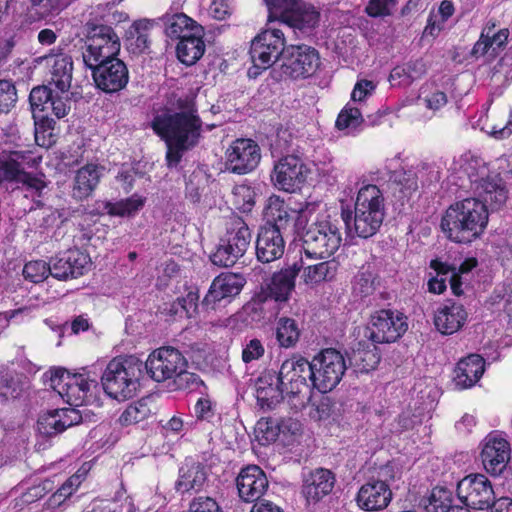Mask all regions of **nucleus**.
<instances>
[{
    "label": "nucleus",
    "mask_w": 512,
    "mask_h": 512,
    "mask_svg": "<svg viewBox=\"0 0 512 512\" xmlns=\"http://www.w3.org/2000/svg\"><path fill=\"white\" fill-rule=\"evenodd\" d=\"M154 132L166 143V160L169 167L177 166L183 154L197 145L202 121L193 111H164L151 123Z\"/></svg>",
    "instance_id": "1"
},
{
    "label": "nucleus",
    "mask_w": 512,
    "mask_h": 512,
    "mask_svg": "<svg viewBox=\"0 0 512 512\" xmlns=\"http://www.w3.org/2000/svg\"><path fill=\"white\" fill-rule=\"evenodd\" d=\"M488 224V208L476 198H466L451 205L441 220L447 238L455 243H470Z\"/></svg>",
    "instance_id": "2"
},
{
    "label": "nucleus",
    "mask_w": 512,
    "mask_h": 512,
    "mask_svg": "<svg viewBox=\"0 0 512 512\" xmlns=\"http://www.w3.org/2000/svg\"><path fill=\"white\" fill-rule=\"evenodd\" d=\"M143 370V362L136 356L112 359L101 377L105 393L118 401L132 398L140 387Z\"/></svg>",
    "instance_id": "3"
},
{
    "label": "nucleus",
    "mask_w": 512,
    "mask_h": 512,
    "mask_svg": "<svg viewBox=\"0 0 512 512\" xmlns=\"http://www.w3.org/2000/svg\"><path fill=\"white\" fill-rule=\"evenodd\" d=\"M342 243L340 221L328 214H318L302 235L306 259H326L334 255Z\"/></svg>",
    "instance_id": "4"
},
{
    "label": "nucleus",
    "mask_w": 512,
    "mask_h": 512,
    "mask_svg": "<svg viewBox=\"0 0 512 512\" xmlns=\"http://www.w3.org/2000/svg\"><path fill=\"white\" fill-rule=\"evenodd\" d=\"M286 390V397L296 410L304 408L311 398L310 361L303 357L285 360L277 372Z\"/></svg>",
    "instance_id": "5"
},
{
    "label": "nucleus",
    "mask_w": 512,
    "mask_h": 512,
    "mask_svg": "<svg viewBox=\"0 0 512 512\" xmlns=\"http://www.w3.org/2000/svg\"><path fill=\"white\" fill-rule=\"evenodd\" d=\"M311 386L321 393L332 391L342 380L347 369L343 354L327 348L310 361Z\"/></svg>",
    "instance_id": "6"
},
{
    "label": "nucleus",
    "mask_w": 512,
    "mask_h": 512,
    "mask_svg": "<svg viewBox=\"0 0 512 512\" xmlns=\"http://www.w3.org/2000/svg\"><path fill=\"white\" fill-rule=\"evenodd\" d=\"M120 47L119 36L111 26L94 22L86 24V42L82 52L86 66H95L98 61L117 56Z\"/></svg>",
    "instance_id": "7"
},
{
    "label": "nucleus",
    "mask_w": 512,
    "mask_h": 512,
    "mask_svg": "<svg viewBox=\"0 0 512 512\" xmlns=\"http://www.w3.org/2000/svg\"><path fill=\"white\" fill-rule=\"evenodd\" d=\"M251 240L252 235L248 225L241 218L235 219L211 254V262L219 267H232L245 255Z\"/></svg>",
    "instance_id": "8"
},
{
    "label": "nucleus",
    "mask_w": 512,
    "mask_h": 512,
    "mask_svg": "<svg viewBox=\"0 0 512 512\" xmlns=\"http://www.w3.org/2000/svg\"><path fill=\"white\" fill-rule=\"evenodd\" d=\"M44 376L49 379V386L71 406L88 403L91 387H96V382L84 374H70L63 368L51 369Z\"/></svg>",
    "instance_id": "9"
},
{
    "label": "nucleus",
    "mask_w": 512,
    "mask_h": 512,
    "mask_svg": "<svg viewBox=\"0 0 512 512\" xmlns=\"http://www.w3.org/2000/svg\"><path fill=\"white\" fill-rule=\"evenodd\" d=\"M284 33L280 29L264 30L251 42L250 58L253 66L248 70L250 77H257L262 70L271 67L280 57L283 58Z\"/></svg>",
    "instance_id": "10"
},
{
    "label": "nucleus",
    "mask_w": 512,
    "mask_h": 512,
    "mask_svg": "<svg viewBox=\"0 0 512 512\" xmlns=\"http://www.w3.org/2000/svg\"><path fill=\"white\" fill-rule=\"evenodd\" d=\"M465 171L476 199L491 209H498L505 204L508 191L499 175L489 174L484 165L476 169L472 163L467 165Z\"/></svg>",
    "instance_id": "11"
},
{
    "label": "nucleus",
    "mask_w": 512,
    "mask_h": 512,
    "mask_svg": "<svg viewBox=\"0 0 512 512\" xmlns=\"http://www.w3.org/2000/svg\"><path fill=\"white\" fill-rule=\"evenodd\" d=\"M407 329V317L402 312L381 309L370 316L365 336L373 343H392L402 337Z\"/></svg>",
    "instance_id": "12"
},
{
    "label": "nucleus",
    "mask_w": 512,
    "mask_h": 512,
    "mask_svg": "<svg viewBox=\"0 0 512 512\" xmlns=\"http://www.w3.org/2000/svg\"><path fill=\"white\" fill-rule=\"evenodd\" d=\"M456 491L459 500L475 510L490 509L497 500L491 481L481 473L465 476L458 482Z\"/></svg>",
    "instance_id": "13"
},
{
    "label": "nucleus",
    "mask_w": 512,
    "mask_h": 512,
    "mask_svg": "<svg viewBox=\"0 0 512 512\" xmlns=\"http://www.w3.org/2000/svg\"><path fill=\"white\" fill-rule=\"evenodd\" d=\"M143 365L151 379L164 382L179 375L187 367V361L178 349L164 346L154 350Z\"/></svg>",
    "instance_id": "14"
},
{
    "label": "nucleus",
    "mask_w": 512,
    "mask_h": 512,
    "mask_svg": "<svg viewBox=\"0 0 512 512\" xmlns=\"http://www.w3.org/2000/svg\"><path fill=\"white\" fill-rule=\"evenodd\" d=\"M320 64L315 48L307 45H290L284 50L281 70L290 78H306L313 75Z\"/></svg>",
    "instance_id": "15"
},
{
    "label": "nucleus",
    "mask_w": 512,
    "mask_h": 512,
    "mask_svg": "<svg viewBox=\"0 0 512 512\" xmlns=\"http://www.w3.org/2000/svg\"><path fill=\"white\" fill-rule=\"evenodd\" d=\"M92 70V77L98 89L105 93H116L126 87L129 72L126 64L117 56L87 66Z\"/></svg>",
    "instance_id": "16"
},
{
    "label": "nucleus",
    "mask_w": 512,
    "mask_h": 512,
    "mask_svg": "<svg viewBox=\"0 0 512 512\" xmlns=\"http://www.w3.org/2000/svg\"><path fill=\"white\" fill-rule=\"evenodd\" d=\"M225 159L228 171L238 175L248 174L256 169L261 160L260 148L251 139H236L227 148Z\"/></svg>",
    "instance_id": "17"
},
{
    "label": "nucleus",
    "mask_w": 512,
    "mask_h": 512,
    "mask_svg": "<svg viewBox=\"0 0 512 512\" xmlns=\"http://www.w3.org/2000/svg\"><path fill=\"white\" fill-rule=\"evenodd\" d=\"M246 283L241 274L226 272L218 275L211 283L202 305L214 310L221 302H230L243 289Z\"/></svg>",
    "instance_id": "18"
},
{
    "label": "nucleus",
    "mask_w": 512,
    "mask_h": 512,
    "mask_svg": "<svg viewBox=\"0 0 512 512\" xmlns=\"http://www.w3.org/2000/svg\"><path fill=\"white\" fill-rule=\"evenodd\" d=\"M308 169L300 158L288 155L274 166L271 176L274 185L286 192H294L305 182Z\"/></svg>",
    "instance_id": "19"
},
{
    "label": "nucleus",
    "mask_w": 512,
    "mask_h": 512,
    "mask_svg": "<svg viewBox=\"0 0 512 512\" xmlns=\"http://www.w3.org/2000/svg\"><path fill=\"white\" fill-rule=\"evenodd\" d=\"M255 395L262 409L271 410L286 397V390L274 370L263 371L255 380Z\"/></svg>",
    "instance_id": "20"
},
{
    "label": "nucleus",
    "mask_w": 512,
    "mask_h": 512,
    "mask_svg": "<svg viewBox=\"0 0 512 512\" xmlns=\"http://www.w3.org/2000/svg\"><path fill=\"white\" fill-rule=\"evenodd\" d=\"M91 264L90 257L79 249H70L52 259V276L67 280L84 275Z\"/></svg>",
    "instance_id": "21"
},
{
    "label": "nucleus",
    "mask_w": 512,
    "mask_h": 512,
    "mask_svg": "<svg viewBox=\"0 0 512 512\" xmlns=\"http://www.w3.org/2000/svg\"><path fill=\"white\" fill-rule=\"evenodd\" d=\"M467 319L468 312L463 304L446 300L435 310L433 322L441 334L452 335L463 328Z\"/></svg>",
    "instance_id": "22"
},
{
    "label": "nucleus",
    "mask_w": 512,
    "mask_h": 512,
    "mask_svg": "<svg viewBox=\"0 0 512 512\" xmlns=\"http://www.w3.org/2000/svg\"><path fill=\"white\" fill-rule=\"evenodd\" d=\"M236 485L241 499L246 502H258L266 492L269 483L266 474L259 466L249 465L240 471Z\"/></svg>",
    "instance_id": "23"
},
{
    "label": "nucleus",
    "mask_w": 512,
    "mask_h": 512,
    "mask_svg": "<svg viewBox=\"0 0 512 512\" xmlns=\"http://www.w3.org/2000/svg\"><path fill=\"white\" fill-rule=\"evenodd\" d=\"M392 500L390 486L383 480L371 479L363 484L356 496L359 508L365 511L385 509Z\"/></svg>",
    "instance_id": "24"
},
{
    "label": "nucleus",
    "mask_w": 512,
    "mask_h": 512,
    "mask_svg": "<svg viewBox=\"0 0 512 512\" xmlns=\"http://www.w3.org/2000/svg\"><path fill=\"white\" fill-rule=\"evenodd\" d=\"M207 481V467L193 459H186L178 470V479L174 488L181 495L198 493L204 489Z\"/></svg>",
    "instance_id": "25"
},
{
    "label": "nucleus",
    "mask_w": 512,
    "mask_h": 512,
    "mask_svg": "<svg viewBox=\"0 0 512 512\" xmlns=\"http://www.w3.org/2000/svg\"><path fill=\"white\" fill-rule=\"evenodd\" d=\"M481 458L487 473L492 476L501 475L510 459L509 443L504 438L489 435L485 440Z\"/></svg>",
    "instance_id": "26"
},
{
    "label": "nucleus",
    "mask_w": 512,
    "mask_h": 512,
    "mask_svg": "<svg viewBox=\"0 0 512 512\" xmlns=\"http://www.w3.org/2000/svg\"><path fill=\"white\" fill-rule=\"evenodd\" d=\"M82 413L75 408L56 409L41 415L37 421V430L45 436H55L67 428L79 424Z\"/></svg>",
    "instance_id": "27"
},
{
    "label": "nucleus",
    "mask_w": 512,
    "mask_h": 512,
    "mask_svg": "<svg viewBox=\"0 0 512 512\" xmlns=\"http://www.w3.org/2000/svg\"><path fill=\"white\" fill-rule=\"evenodd\" d=\"M285 251V241L282 232L273 227L270 222L260 227L256 239V256L262 263H270L282 257Z\"/></svg>",
    "instance_id": "28"
},
{
    "label": "nucleus",
    "mask_w": 512,
    "mask_h": 512,
    "mask_svg": "<svg viewBox=\"0 0 512 512\" xmlns=\"http://www.w3.org/2000/svg\"><path fill=\"white\" fill-rule=\"evenodd\" d=\"M341 218L349 234L354 233L360 238L367 239L379 231L385 217L355 210L354 216H352L350 210L342 209Z\"/></svg>",
    "instance_id": "29"
},
{
    "label": "nucleus",
    "mask_w": 512,
    "mask_h": 512,
    "mask_svg": "<svg viewBox=\"0 0 512 512\" xmlns=\"http://www.w3.org/2000/svg\"><path fill=\"white\" fill-rule=\"evenodd\" d=\"M50 72V84L61 94L68 92L72 83L73 60L67 54H51L45 57Z\"/></svg>",
    "instance_id": "30"
},
{
    "label": "nucleus",
    "mask_w": 512,
    "mask_h": 512,
    "mask_svg": "<svg viewBox=\"0 0 512 512\" xmlns=\"http://www.w3.org/2000/svg\"><path fill=\"white\" fill-rule=\"evenodd\" d=\"M485 370V361L478 354H471L461 359L454 370L453 381L459 389L474 386Z\"/></svg>",
    "instance_id": "31"
},
{
    "label": "nucleus",
    "mask_w": 512,
    "mask_h": 512,
    "mask_svg": "<svg viewBox=\"0 0 512 512\" xmlns=\"http://www.w3.org/2000/svg\"><path fill=\"white\" fill-rule=\"evenodd\" d=\"M335 484V477L330 470L318 468L305 479L302 493L308 502H318L328 495Z\"/></svg>",
    "instance_id": "32"
},
{
    "label": "nucleus",
    "mask_w": 512,
    "mask_h": 512,
    "mask_svg": "<svg viewBox=\"0 0 512 512\" xmlns=\"http://www.w3.org/2000/svg\"><path fill=\"white\" fill-rule=\"evenodd\" d=\"M102 172L103 167L96 164H87L80 168L73 180L72 197L77 201L90 197L100 182Z\"/></svg>",
    "instance_id": "33"
},
{
    "label": "nucleus",
    "mask_w": 512,
    "mask_h": 512,
    "mask_svg": "<svg viewBox=\"0 0 512 512\" xmlns=\"http://www.w3.org/2000/svg\"><path fill=\"white\" fill-rule=\"evenodd\" d=\"M60 10V0H29L27 13L13 19L10 26L13 31L23 30L27 25L45 19Z\"/></svg>",
    "instance_id": "34"
},
{
    "label": "nucleus",
    "mask_w": 512,
    "mask_h": 512,
    "mask_svg": "<svg viewBox=\"0 0 512 512\" xmlns=\"http://www.w3.org/2000/svg\"><path fill=\"white\" fill-rule=\"evenodd\" d=\"M159 20L165 35L171 39L181 40L191 34L204 33L203 27L184 13H166Z\"/></svg>",
    "instance_id": "35"
},
{
    "label": "nucleus",
    "mask_w": 512,
    "mask_h": 512,
    "mask_svg": "<svg viewBox=\"0 0 512 512\" xmlns=\"http://www.w3.org/2000/svg\"><path fill=\"white\" fill-rule=\"evenodd\" d=\"M321 13L314 5L300 1L292 13L287 25L299 30L302 34L311 35L318 28Z\"/></svg>",
    "instance_id": "36"
},
{
    "label": "nucleus",
    "mask_w": 512,
    "mask_h": 512,
    "mask_svg": "<svg viewBox=\"0 0 512 512\" xmlns=\"http://www.w3.org/2000/svg\"><path fill=\"white\" fill-rule=\"evenodd\" d=\"M354 210L385 217V199L381 190L372 184L361 187L356 196Z\"/></svg>",
    "instance_id": "37"
},
{
    "label": "nucleus",
    "mask_w": 512,
    "mask_h": 512,
    "mask_svg": "<svg viewBox=\"0 0 512 512\" xmlns=\"http://www.w3.org/2000/svg\"><path fill=\"white\" fill-rule=\"evenodd\" d=\"M304 265V258L274 274L271 292L277 301H284L295 287V279Z\"/></svg>",
    "instance_id": "38"
},
{
    "label": "nucleus",
    "mask_w": 512,
    "mask_h": 512,
    "mask_svg": "<svg viewBox=\"0 0 512 512\" xmlns=\"http://www.w3.org/2000/svg\"><path fill=\"white\" fill-rule=\"evenodd\" d=\"M318 204L306 203L298 211H288L286 208H280L277 215L274 217V223L271 225L278 229L279 232L285 231L290 225L295 226L296 229L304 228L308 219L307 216L315 211Z\"/></svg>",
    "instance_id": "39"
},
{
    "label": "nucleus",
    "mask_w": 512,
    "mask_h": 512,
    "mask_svg": "<svg viewBox=\"0 0 512 512\" xmlns=\"http://www.w3.org/2000/svg\"><path fill=\"white\" fill-rule=\"evenodd\" d=\"M203 33L191 34L179 40L176 53L178 59L185 65L195 64L205 52Z\"/></svg>",
    "instance_id": "40"
},
{
    "label": "nucleus",
    "mask_w": 512,
    "mask_h": 512,
    "mask_svg": "<svg viewBox=\"0 0 512 512\" xmlns=\"http://www.w3.org/2000/svg\"><path fill=\"white\" fill-rule=\"evenodd\" d=\"M338 262L335 259L322 261L317 264H308L304 261L303 278L307 284H316L331 280L338 271Z\"/></svg>",
    "instance_id": "41"
},
{
    "label": "nucleus",
    "mask_w": 512,
    "mask_h": 512,
    "mask_svg": "<svg viewBox=\"0 0 512 512\" xmlns=\"http://www.w3.org/2000/svg\"><path fill=\"white\" fill-rule=\"evenodd\" d=\"M389 181L394 187V193L398 191L402 198H409L418 189V176L414 169L395 170L391 173Z\"/></svg>",
    "instance_id": "42"
},
{
    "label": "nucleus",
    "mask_w": 512,
    "mask_h": 512,
    "mask_svg": "<svg viewBox=\"0 0 512 512\" xmlns=\"http://www.w3.org/2000/svg\"><path fill=\"white\" fill-rule=\"evenodd\" d=\"M151 399L142 398L130 404L120 415L118 421L122 426H130L141 423L153 415Z\"/></svg>",
    "instance_id": "43"
},
{
    "label": "nucleus",
    "mask_w": 512,
    "mask_h": 512,
    "mask_svg": "<svg viewBox=\"0 0 512 512\" xmlns=\"http://www.w3.org/2000/svg\"><path fill=\"white\" fill-rule=\"evenodd\" d=\"M3 182H20L30 188L39 190L42 188V182L31 174H21L18 168L7 158L0 160V184Z\"/></svg>",
    "instance_id": "44"
},
{
    "label": "nucleus",
    "mask_w": 512,
    "mask_h": 512,
    "mask_svg": "<svg viewBox=\"0 0 512 512\" xmlns=\"http://www.w3.org/2000/svg\"><path fill=\"white\" fill-rule=\"evenodd\" d=\"M150 27L148 20H140L134 22L127 31V41L134 52L142 53L149 48Z\"/></svg>",
    "instance_id": "45"
},
{
    "label": "nucleus",
    "mask_w": 512,
    "mask_h": 512,
    "mask_svg": "<svg viewBox=\"0 0 512 512\" xmlns=\"http://www.w3.org/2000/svg\"><path fill=\"white\" fill-rule=\"evenodd\" d=\"M300 337V329L297 322L288 317H281L276 324V339L283 348H291L296 345Z\"/></svg>",
    "instance_id": "46"
},
{
    "label": "nucleus",
    "mask_w": 512,
    "mask_h": 512,
    "mask_svg": "<svg viewBox=\"0 0 512 512\" xmlns=\"http://www.w3.org/2000/svg\"><path fill=\"white\" fill-rule=\"evenodd\" d=\"M144 203L145 198L134 194L127 199L115 203L105 202L103 208L110 216L125 217L134 215L144 206Z\"/></svg>",
    "instance_id": "47"
},
{
    "label": "nucleus",
    "mask_w": 512,
    "mask_h": 512,
    "mask_svg": "<svg viewBox=\"0 0 512 512\" xmlns=\"http://www.w3.org/2000/svg\"><path fill=\"white\" fill-rule=\"evenodd\" d=\"M452 492L443 487L432 489L429 497L423 501L426 512H448L452 507Z\"/></svg>",
    "instance_id": "48"
},
{
    "label": "nucleus",
    "mask_w": 512,
    "mask_h": 512,
    "mask_svg": "<svg viewBox=\"0 0 512 512\" xmlns=\"http://www.w3.org/2000/svg\"><path fill=\"white\" fill-rule=\"evenodd\" d=\"M378 279L369 268H362L354 277L352 291L355 296L365 298L374 293Z\"/></svg>",
    "instance_id": "49"
},
{
    "label": "nucleus",
    "mask_w": 512,
    "mask_h": 512,
    "mask_svg": "<svg viewBox=\"0 0 512 512\" xmlns=\"http://www.w3.org/2000/svg\"><path fill=\"white\" fill-rule=\"evenodd\" d=\"M364 121L363 108L348 103L339 113L335 125L339 130L355 129Z\"/></svg>",
    "instance_id": "50"
},
{
    "label": "nucleus",
    "mask_w": 512,
    "mask_h": 512,
    "mask_svg": "<svg viewBox=\"0 0 512 512\" xmlns=\"http://www.w3.org/2000/svg\"><path fill=\"white\" fill-rule=\"evenodd\" d=\"M53 95L54 93L52 89L47 86H37L31 90L29 95V102L34 119H37L38 113H43L49 110Z\"/></svg>",
    "instance_id": "51"
},
{
    "label": "nucleus",
    "mask_w": 512,
    "mask_h": 512,
    "mask_svg": "<svg viewBox=\"0 0 512 512\" xmlns=\"http://www.w3.org/2000/svg\"><path fill=\"white\" fill-rule=\"evenodd\" d=\"M300 1L301 0H265L269 11V20L279 19L287 24Z\"/></svg>",
    "instance_id": "52"
},
{
    "label": "nucleus",
    "mask_w": 512,
    "mask_h": 512,
    "mask_svg": "<svg viewBox=\"0 0 512 512\" xmlns=\"http://www.w3.org/2000/svg\"><path fill=\"white\" fill-rule=\"evenodd\" d=\"M231 203L239 211L248 213L255 205V191L246 184L236 185L232 190Z\"/></svg>",
    "instance_id": "53"
},
{
    "label": "nucleus",
    "mask_w": 512,
    "mask_h": 512,
    "mask_svg": "<svg viewBox=\"0 0 512 512\" xmlns=\"http://www.w3.org/2000/svg\"><path fill=\"white\" fill-rule=\"evenodd\" d=\"M23 275L25 279L33 283H40L44 281L49 275L52 276V260L46 263L43 260L30 261L25 264L23 268Z\"/></svg>",
    "instance_id": "54"
},
{
    "label": "nucleus",
    "mask_w": 512,
    "mask_h": 512,
    "mask_svg": "<svg viewBox=\"0 0 512 512\" xmlns=\"http://www.w3.org/2000/svg\"><path fill=\"white\" fill-rule=\"evenodd\" d=\"M430 267L438 272V275H448V281L454 295L460 296L463 294V290L461 288V277L460 275L456 274L455 267L453 265L441 262L439 260H432Z\"/></svg>",
    "instance_id": "55"
},
{
    "label": "nucleus",
    "mask_w": 512,
    "mask_h": 512,
    "mask_svg": "<svg viewBox=\"0 0 512 512\" xmlns=\"http://www.w3.org/2000/svg\"><path fill=\"white\" fill-rule=\"evenodd\" d=\"M55 487L53 479L46 478L37 483L29 486L25 492L22 493L21 499L23 503L31 504L43 498L47 493L52 491Z\"/></svg>",
    "instance_id": "56"
},
{
    "label": "nucleus",
    "mask_w": 512,
    "mask_h": 512,
    "mask_svg": "<svg viewBox=\"0 0 512 512\" xmlns=\"http://www.w3.org/2000/svg\"><path fill=\"white\" fill-rule=\"evenodd\" d=\"M80 484V477L78 475H73L68 478L61 487L53 493L48 499L46 505L50 508H55L60 506L68 497H70L76 488Z\"/></svg>",
    "instance_id": "57"
},
{
    "label": "nucleus",
    "mask_w": 512,
    "mask_h": 512,
    "mask_svg": "<svg viewBox=\"0 0 512 512\" xmlns=\"http://www.w3.org/2000/svg\"><path fill=\"white\" fill-rule=\"evenodd\" d=\"M18 100L17 89L12 81L0 79V114H8Z\"/></svg>",
    "instance_id": "58"
},
{
    "label": "nucleus",
    "mask_w": 512,
    "mask_h": 512,
    "mask_svg": "<svg viewBox=\"0 0 512 512\" xmlns=\"http://www.w3.org/2000/svg\"><path fill=\"white\" fill-rule=\"evenodd\" d=\"M8 159L14 164L15 168H18L21 174H28L25 169L34 168L38 164L37 158L30 150L11 151Z\"/></svg>",
    "instance_id": "59"
},
{
    "label": "nucleus",
    "mask_w": 512,
    "mask_h": 512,
    "mask_svg": "<svg viewBox=\"0 0 512 512\" xmlns=\"http://www.w3.org/2000/svg\"><path fill=\"white\" fill-rule=\"evenodd\" d=\"M376 89V84L367 79H362L356 82L354 89L351 93V100L353 104L363 108L364 100L371 96Z\"/></svg>",
    "instance_id": "60"
},
{
    "label": "nucleus",
    "mask_w": 512,
    "mask_h": 512,
    "mask_svg": "<svg viewBox=\"0 0 512 512\" xmlns=\"http://www.w3.org/2000/svg\"><path fill=\"white\" fill-rule=\"evenodd\" d=\"M265 347L259 339L249 340L242 350V361L246 364L259 360L264 356Z\"/></svg>",
    "instance_id": "61"
},
{
    "label": "nucleus",
    "mask_w": 512,
    "mask_h": 512,
    "mask_svg": "<svg viewBox=\"0 0 512 512\" xmlns=\"http://www.w3.org/2000/svg\"><path fill=\"white\" fill-rule=\"evenodd\" d=\"M234 7L231 0H213L209 6V15L216 20H225L231 16Z\"/></svg>",
    "instance_id": "62"
},
{
    "label": "nucleus",
    "mask_w": 512,
    "mask_h": 512,
    "mask_svg": "<svg viewBox=\"0 0 512 512\" xmlns=\"http://www.w3.org/2000/svg\"><path fill=\"white\" fill-rule=\"evenodd\" d=\"M396 5V0H370L366 12L369 16L380 17L389 15Z\"/></svg>",
    "instance_id": "63"
},
{
    "label": "nucleus",
    "mask_w": 512,
    "mask_h": 512,
    "mask_svg": "<svg viewBox=\"0 0 512 512\" xmlns=\"http://www.w3.org/2000/svg\"><path fill=\"white\" fill-rule=\"evenodd\" d=\"M189 512H222L215 499L211 497H197L189 506Z\"/></svg>",
    "instance_id": "64"
}]
</instances>
